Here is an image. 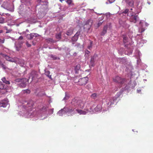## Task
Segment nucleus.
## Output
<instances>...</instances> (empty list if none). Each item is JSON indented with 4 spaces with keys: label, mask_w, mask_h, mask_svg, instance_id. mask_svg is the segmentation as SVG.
I'll return each mask as SVG.
<instances>
[{
    "label": "nucleus",
    "mask_w": 153,
    "mask_h": 153,
    "mask_svg": "<svg viewBox=\"0 0 153 153\" xmlns=\"http://www.w3.org/2000/svg\"><path fill=\"white\" fill-rule=\"evenodd\" d=\"M18 107L21 108L19 114L27 118H34L33 120L38 119L43 120L53 113V108L48 109L47 106H43L38 112L34 108V102L32 100L28 102L22 101L20 102Z\"/></svg>",
    "instance_id": "obj_1"
},
{
    "label": "nucleus",
    "mask_w": 153,
    "mask_h": 153,
    "mask_svg": "<svg viewBox=\"0 0 153 153\" xmlns=\"http://www.w3.org/2000/svg\"><path fill=\"white\" fill-rule=\"evenodd\" d=\"M40 3L37 5L36 9H37L38 13L36 16V14H32V10H30V7H28L27 9L24 12V16L25 17H27V20L31 23H35L37 22V18L39 19L43 18L48 10V2L45 0H39Z\"/></svg>",
    "instance_id": "obj_2"
},
{
    "label": "nucleus",
    "mask_w": 153,
    "mask_h": 153,
    "mask_svg": "<svg viewBox=\"0 0 153 153\" xmlns=\"http://www.w3.org/2000/svg\"><path fill=\"white\" fill-rule=\"evenodd\" d=\"M142 8L141 4H138L136 7H133L130 10L126 9L120 14L121 16L127 15L130 17L129 21L131 22L136 23L139 20L138 14L141 12Z\"/></svg>",
    "instance_id": "obj_3"
},
{
    "label": "nucleus",
    "mask_w": 153,
    "mask_h": 153,
    "mask_svg": "<svg viewBox=\"0 0 153 153\" xmlns=\"http://www.w3.org/2000/svg\"><path fill=\"white\" fill-rule=\"evenodd\" d=\"M84 106V103L81 100L76 98L73 99L71 102V103L69 107H65L63 109L59 111L57 114L59 116H62L65 114L69 115L73 112L76 108L79 107L82 108Z\"/></svg>",
    "instance_id": "obj_4"
},
{
    "label": "nucleus",
    "mask_w": 153,
    "mask_h": 153,
    "mask_svg": "<svg viewBox=\"0 0 153 153\" xmlns=\"http://www.w3.org/2000/svg\"><path fill=\"white\" fill-rule=\"evenodd\" d=\"M120 93H117V94L114 97H106L102 100V102L104 103V108L105 109H103V111H106L108 110L109 108L112 106L118 97L120 95Z\"/></svg>",
    "instance_id": "obj_5"
},
{
    "label": "nucleus",
    "mask_w": 153,
    "mask_h": 153,
    "mask_svg": "<svg viewBox=\"0 0 153 153\" xmlns=\"http://www.w3.org/2000/svg\"><path fill=\"white\" fill-rule=\"evenodd\" d=\"M75 98L77 99L78 100H79L78 98ZM81 100L82 102L84 103V106L83 108H81L79 107L76 108L73 112L76 111V112L79 114L85 115L88 112H91L93 111V109L91 107L90 105L91 103L90 101L88 102L87 104L88 105L86 106V108H84L85 102L82 101L81 100Z\"/></svg>",
    "instance_id": "obj_6"
},
{
    "label": "nucleus",
    "mask_w": 153,
    "mask_h": 153,
    "mask_svg": "<svg viewBox=\"0 0 153 153\" xmlns=\"http://www.w3.org/2000/svg\"><path fill=\"white\" fill-rule=\"evenodd\" d=\"M123 42L125 45V53L126 54L129 55L132 53L133 46L130 43L126 35H123Z\"/></svg>",
    "instance_id": "obj_7"
},
{
    "label": "nucleus",
    "mask_w": 153,
    "mask_h": 153,
    "mask_svg": "<svg viewBox=\"0 0 153 153\" xmlns=\"http://www.w3.org/2000/svg\"><path fill=\"white\" fill-rule=\"evenodd\" d=\"M1 7L4 8L9 10L11 12L14 11V7L12 5V4L8 2L7 0H6L4 1V3L1 5Z\"/></svg>",
    "instance_id": "obj_8"
},
{
    "label": "nucleus",
    "mask_w": 153,
    "mask_h": 153,
    "mask_svg": "<svg viewBox=\"0 0 153 153\" xmlns=\"http://www.w3.org/2000/svg\"><path fill=\"white\" fill-rule=\"evenodd\" d=\"M28 81L27 79L23 78L22 79H17L15 80V82H20L19 84L20 87L23 88L26 87L27 82Z\"/></svg>",
    "instance_id": "obj_9"
},
{
    "label": "nucleus",
    "mask_w": 153,
    "mask_h": 153,
    "mask_svg": "<svg viewBox=\"0 0 153 153\" xmlns=\"http://www.w3.org/2000/svg\"><path fill=\"white\" fill-rule=\"evenodd\" d=\"M113 80L116 82L119 83L120 85H123L126 82V79H122L120 77L117 76H116L115 78H113Z\"/></svg>",
    "instance_id": "obj_10"
},
{
    "label": "nucleus",
    "mask_w": 153,
    "mask_h": 153,
    "mask_svg": "<svg viewBox=\"0 0 153 153\" xmlns=\"http://www.w3.org/2000/svg\"><path fill=\"white\" fill-rule=\"evenodd\" d=\"M88 80V79L87 77L80 78L78 80V84L81 85H85L87 83Z\"/></svg>",
    "instance_id": "obj_11"
},
{
    "label": "nucleus",
    "mask_w": 153,
    "mask_h": 153,
    "mask_svg": "<svg viewBox=\"0 0 153 153\" xmlns=\"http://www.w3.org/2000/svg\"><path fill=\"white\" fill-rule=\"evenodd\" d=\"M140 25L141 27V32H143L145 31V29L144 28V26L146 27H148L149 24L146 22H145L143 20H141L140 22Z\"/></svg>",
    "instance_id": "obj_12"
},
{
    "label": "nucleus",
    "mask_w": 153,
    "mask_h": 153,
    "mask_svg": "<svg viewBox=\"0 0 153 153\" xmlns=\"http://www.w3.org/2000/svg\"><path fill=\"white\" fill-rule=\"evenodd\" d=\"M92 21L91 19H89L85 22L84 25V29H89L92 25Z\"/></svg>",
    "instance_id": "obj_13"
},
{
    "label": "nucleus",
    "mask_w": 153,
    "mask_h": 153,
    "mask_svg": "<svg viewBox=\"0 0 153 153\" xmlns=\"http://www.w3.org/2000/svg\"><path fill=\"white\" fill-rule=\"evenodd\" d=\"M37 76L38 75L37 74V72L35 71H33L30 74V76L29 77V79H30L31 78L32 81L37 78Z\"/></svg>",
    "instance_id": "obj_14"
},
{
    "label": "nucleus",
    "mask_w": 153,
    "mask_h": 153,
    "mask_svg": "<svg viewBox=\"0 0 153 153\" xmlns=\"http://www.w3.org/2000/svg\"><path fill=\"white\" fill-rule=\"evenodd\" d=\"M102 102H100L95 107L94 110V112H96L100 111L103 108V109H105L104 108H103L102 106Z\"/></svg>",
    "instance_id": "obj_15"
},
{
    "label": "nucleus",
    "mask_w": 153,
    "mask_h": 153,
    "mask_svg": "<svg viewBox=\"0 0 153 153\" xmlns=\"http://www.w3.org/2000/svg\"><path fill=\"white\" fill-rule=\"evenodd\" d=\"M8 105V100L6 99L0 102V107H3V108L6 107Z\"/></svg>",
    "instance_id": "obj_16"
},
{
    "label": "nucleus",
    "mask_w": 153,
    "mask_h": 153,
    "mask_svg": "<svg viewBox=\"0 0 153 153\" xmlns=\"http://www.w3.org/2000/svg\"><path fill=\"white\" fill-rule=\"evenodd\" d=\"M119 23L121 26L125 28H127L129 27V25L125 21H123L120 19L119 21Z\"/></svg>",
    "instance_id": "obj_17"
},
{
    "label": "nucleus",
    "mask_w": 153,
    "mask_h": 153,
    "mask_svg": "<svg viewBox=\"0 0 153 153\" xmlns=\"http://www.w3.org/2000/svg\"><path fill=\"white\" fill-rule=\"evenodd\" d=\"M98 56L97 54H94V56L91 57L90 61V65L92 67H93L94 65L95 60L96 57Z\"/></svg>",
    "instance_id": "obj_18"
},
{
    "label": "nucleus",
    "mask_w": 153,
    "mask_h": 153,
    "mask_svg": "<svg viewBox=\"0 0 153 153\" xmlns=\"http://www.w3.org/2000/svg\"><path fill=\"white\" fill-rule=\"evenodd\" d=\"M39 35L36 33H31L29 34H27L26 36L27 38L29 39H31L33 38L34 37H36L37 36Z\"/></svg>",
    "instance_id": "obj_19"
},
{
    "label": "nucleus",
    "mask_w": 153,
    "mask_h": 153,
    "mask_svg": "<svg viewBox=\"0 0 153 153\" xmlns=\"http://www.w3.org/2000/svg\"><path fill=\"white\" fill-rule=\"evenodd\" d=\"M147 41L143 39H139L137 41V46L139 47L142 46L144 43H146Z\"/></svg>",
    "instance_id": "obj_20"
},
{
    "label": "nucleus",
    "mask_w": 153,
    "mask_h": 153,
    "mask_svg": "<svg viewBox=\"0 0 153 153\" xmlns=\"http://www.w3.org/2000/svg\"><path fill=\"white\" fill-rule=\"evenodd\" d=\"M2 56L7 61L12 62H15V60L14 59L11 58L5 54L2 55Z\"/></svg>",
    "instance_id": "obj_21"
},
{
    "label": "nucleus",
    "mask_w": 153,
    "mask_h": 153,
    "mask_svg": "<svg viewBox=\"0 0 153 153\" xmlns=\"http://www.w3.org/2000/svg\"><path fill=\"white\" fill-rule=\"evenodd\" d=\"M22 46V43L21 42H16L15 44V47L16 48V50L19 51L20 50V48Z\"/></svg>",
    "instance_id": "obj_22"
},
{
    "label": "nucleus",
    "mask_w": 153,
    "mask_h": 153,
    "mask_svg": "<svg viewBox=\"0 0 153 153\" xmlns=\"http://www.w3.org/2000/svg\"><path fill=\"white\" fill-rule=\"evenodd\" d=\"M80 34V31H78L77 32V33L75 34L74 36L72 38V40L73 42H76V41L78 38V36Z\"/></svg>",
    "instance_id": "obj_23"
},
{
    "label": "nucleus",
    "mask_w": 153,
    "mask_h": 153,
    "mask_svg": "<svg viewBox=\"0 0 153 153\" xmlns=\"http://www.w3.org/2000/svg\"><path fill=\"white\" fill-rule=\"evenodd\" d=\"M127 61V60L125 57L119 58L117 59V61L121 64H126Z\"/></svg>",
    "instance_id": "obj_24"
},
{
    "label": "nucleus",
    "mask_w": 153,
    "mask_h": 153,
    "mask_svg": "<svg viewBox=\"0 0 153 153\" xmlns=\"http://www.w3.org/2000/svg\"><path fill=\"white\" fill-rule=\"evenodd\" d=\"M108 29V26L105 25L103 28L100 34L101 36H104L105 34L107 32V31Z\"/></svg>",
    "instance_id": "obj_25"
},
{
    "label": "nucleus",
    "mask_w": 153,
    "mask_h": 153,
    "mask_svg": "<svg viewBox=\"0 0 153 153\" xmlns=\"http://www.w3.org/2000/svg\"><path fill=\"white\" fill-rule=\"evenodd\" d=\"M74 29L72 27H71L67 31L66 33V34L68 36H70L73 33V31Z\"/></svg>",
    "instance_id": "obj_26"
},
{
    "label": "nucleus",
    "mask_w": 153,
    "mask_h": 153,
    "mask_svg": "<svg viewBox=\"0 0 153 153\" xmlns=\"http://www.w3.org/2000/svg\"><path fill=\"white\" fill-rule=\"evenodd\" d=\"M126 3L130 6L132 7L134 5V1L133 0H125Z\"/></svg>",
    "instance_id": "obj_27"
},
{
    "label": "nucleus",
    "mask_w": 153,
    "mask_h": 153,
    "mask_svg": "<svg viewBox=\"0 0 153 153\" xmlns=\"http://www.w3.org/2000/svg\"><path fill=\"white\" fill-rule=\"evenodd\" d=\"M135 56L138 57L140 58L142 54L138 50H136L134 53Z\"/></svg>",
    "instance_id": "obj_28"
},
{
    "label": "nucleus",
    "mask_w": 153,
    "mask_h": 153,
    "mask_svg": "<svg viewBox=\"0 0 153 153\" xmlns=\"http://www.w3.org/2000/svg\"><path fill=\"white\" fill-rule=\"evenodd\" d=\"M1 80L3 81V82L6 84L9 85L10 84V82L9 81L7 80L5 77H3L1 79Z\"/></svg>",
    "instance_id": "obj_29"
},
{
    "label": "nucleus",
    "mask_w": 153,
    "mask_h": 153,
    "mask_svg": "<svg viewBox=\"0 0 153 153\" xmlns=\"http://www.w3.org/2000/svg\"><path fill=\"white\" fill-rule=\"evenodd\" d=\"M45 74L49 78H51V75H50V72L49 71H45Z\"/></svg>",
    "instance_id": "obj_30"
},
{
    "label": "nucleus",
    "mask_w": 153,
    "mask_h": 153,
    "mask_svg": "<svg viewBox=\"0 0 153 153\" xmlns=\"http://www.w3.org/2000/svg\"><path fill=\"white\" fill-rule=\"evenodd\" d=\"M56 38L59 40L61 38V34L60 33H58L56 34L55 35Z\"/></svg>",
    "instance_id": "obj_31"
},
{
    "label": "nucleus",
    "mask_w": 153,
    "mask_h": 153,
    "mask_svg": "<svg viewBox=\"0 0 153 153\" xmlns=\"http://www.w3.org/2000/svg\"><path fill=\"white\" fill-rule=\"evenodd\" d=\"M93 44V42L92 41H90V44L88 45L87 48L89 50H91L92 48V46Z\"/></svg>",
    "instance_id": "obj_32"
},
{
    "label": "nucleus",
    "mask_w": 153,
    "mask_h": 153,
    "mask_svg": "<svg viewBox=\"0 0 153 153\" xmlns=\"http://www.w3.org/2000/svg\"><path fill=\"white\" fill-rule=\"evenodd\" d=\"M97 95L96 93H94L92 94L91 95V97L93 99H95L97 98Z\"/></svg>",
    "instance_id": "obj_33"
},
{
    "label": "nucleus",
    "mask_w": 153,
    "mask_h": 153,
    "mask_svg": "<svg viewBox=\"0 0 153 153\" xmlns=\"http://www.w3.org/2000/svg\"><path fill=\"white\" fill-rule=\"evenodd\" d=\"M22 92L23 93L29 94L30 93V91L28 89L22 90Z\"/></svg>",
    "instance_id": "obj_34"
},
{
    "label": "nucleus",
    "mask_w": 153,
    "mask_h": 153,
    "mask_svg": "<svg viewBox=\"0 0 153 153\" xmlns=\"http://www.w3.org/2000/svg\"><path fill=\"white\" fill-rule=\"evenodd\" d=\"M26 6H29L30 4V0H26L25 2Z\"/></svg>",
    "instance_id": "obj_35"
},
{
    "label": "nucleus",
    "mask_w": 153,
    "mask_h": 153,
    "mask_svg": "<svg viewBox=\"0 0 153 153\" xmlns=\"http://www.w3.org/2000/svg\"><path fill=\"white\" fill-rule=\"evenodd\" d=\"M47 41L48 42H52L53 43L55 42V41L52 38H49L47 39Z\"/></svg>",
    "instance_id": "obj_36"
},
{
    "label": "nucleus",
    "mask_w": 153,
    "mask_h": 153,
    "mask_svg": "<svg viewBox=\"0 0 153 153\" xmlns=\"http://www.w3.org/2000/svg\"><path fill=\"white\" fill-rule=\"evenodd\" d=\"M5 22V19L2 17H0V23H4Z\"/></svg>",
    "instance_id": "obj_37"
},
{
    "label": "nucleus",
    "mask_w": 153,
    "mask_h": 153,
    "mask_svg": "<svg viewBox=\"0 0 153 153\" xmlns=\"http://www.w3.org/2000/svg\"><path fill=\"white\" fill-rule=\"evenodd\" d=\"M65 97L63 98V100H68L69 98V96L66 93H65Z\"/></svg>",
    "instance_id": "obj_38"
},
{
    "label": "nucleus",
    "mask_w": 153,
    "mask_h": 153,
    "mask_svg": "<svg viewBox=\"0 0 153 153\" xmlns=\"http://www.w3.org/2000/svg\"><path fill=\"white\" fill-rule=\"evenodd\" d=\"M4 88V87L3 84L0 81V90L3 89Z\"/></svg>",
    "instance_id": "obj_39"
},
{
    "label": "nucleus",
    "mask_w": 153,
    "mask_h": 153,
    "mask_svg": "<svg viewBox=\"0 0 153 153\" xmlns=\"http://www.w3.org/2000/svg\"><path fill=\"white\" fill-rule=\"evenodd\" d=\"M66 2L68 5H70L72 4V0H67Z\"/></svg>",
    "instance_id": "obj_40"
},
{
    "label": "nucleus",
    "mask_w": 153,
    "mask_h": 153,
    "mask_svg": "<svg viewBox=\"0 0 153 153\" xmlns=\"http://www.w3.org/2000/svg\"><path fill=\"white\" fill-rule=\"evenodd\" d=\"M51 57L53 59H59V58L57 57L56 56H53V55H52L51 56Z\"/></svg>",
    "instance_id": "obj_41"
},
{
    "label": "nucleus",
    "mask_w": 153,
    "mask_h": 153,
    "mask_svg": "<svg viewBox=\"0 0 153 153\" xmlns=\"http://www.w3.org/2000/svg\"><path fill=\"white\" fill-rule=\"evenodd\" d=\"M90 53V52L89 51L87 50H86L85 51V54L86 56H88Z\"/></svg>",
    "instance_id": "obj_42"
},
{
    "label": "nucleus",
    "mask_w": 153,
    "mask_h": 153,
    "mask_svg": "<svg viewBox=\"0 0 153 153\" xmlns=\"http://www.w3.org/2000/svg\"><path fill=\"white\" fill-rule=\"evenodd\" d=\"M80 68V65H77L75 68L76 70H79Z\"/></svg>",
    "instance_id": "obj_43"
},
{
    "label": "nucleus",
    "mask_w": 153,
    "mask_h": 153,
    "mask_svg": "<svg viewBox=\"0 0 153 153\" xmlns=\"http://www.w3.org/2000/svg\"><path fill=\"white\" fill-rule=\"evenodd\" d=\"M141 60L140 59H137V63L138 65H139L140 64Z\"/></svg>",
    "instance_id": "obj_44"
},
{
    "label": "nucleus",
    "mask_w": 153,
    "mask_h": 153,
    "mask_svg": "<svg viewBox=\"0 0 153 153\" xmlns=\"http://www.w3.org/2000/svg\"><path fill=\"white\" fill-rule=\"evenodd\" d=\"M7 31L6 32V33H8L12 31V30L11 29H7V30H6Z\"/></svg>",
    "instance_id": "obj_45"
},
{
    "label": "nucleus",
    "mask_w": 153,
    "mask_h": 153,
    "mask_svg": "<svg viewBox=\"0 0 153 153\" xmlns=\"http://www.w3.org/2000/svg\"><path fill=\"white\" fill-rule=\"evenodd\" d=\"M128 88L126 86L125 88H123L122 89V91H124V90H127V89H128Z\"/></svg>",
    "instance_id": "obj_46"
},
{
    "label": "nucleus",
    "mask_w": 153,
    "mask_h": 153,
    "mask_svg": "<svg viewBox=\"0 0 153 153\" xmlns=\"http://www.w3.org/2000/svg\"><path fill=\"white\" fill-rule=\"evenodd\" d=\"M26 45L28 47H30L31 46V45L29 44L28 42H26Z\"/></svg>",
    "instance_id": "obj_47"
},
{
    "label": "nucleus",
    "mask_w": 153,
    "mask_h": 153,
    "mask_svg": "<svg viewBox=\"0 0 153 153\" xmlns=\"http://www.w3.org/2000/svg\"><path fill=\"white\" fill-rule=\"evenodd\" d=\"M102 22H99L97 24L98 26L99 27L102 24Z\"/></svg>",
    "instance_id": "obj_48"
},
{
    "label": "nucleus",
    "mask_w": 153,
    "mask_h": 153,
    "mask_svg": "<svg viewBox=\"0 0 153 153\" xmlns=\"http://www.w3.org/2000/svg\"><path fill=\"white\" fill-rule=\"evenodd\" d=\"M4 39H1V40L0 41V43H4Z\"/></svg>",
    "instance_id": "obj_49"
},
{
    "label": "nucleus",
    "mask_w": 153,
    "mask_h": 153,
    "mask_svg": "<svg viewBox=\"0 0 153 153\" xmlns=\"http://www.w3.org/2000/svg\"><path fill=\"white\" fill-rule=\"evenodd\" d=\"M108 0L109 1V3H111L115 1V0Z\"/></svg>",
    "instance_id": "obj_50"
},
{
    "label": "nucleus",
    "mask_w": 153,
    "mask_h": 153,
    "mask_svg": "<svg viewBox=\"0 0 153 153\" xmlns=\"http://www.w3.org/2000/svg\"><path fill=\"white\" fill-rule=\"evenodd\" d=\"M77 55V53L76 52H74L73 54V56H76Z\"/></svg>",
    "instance_id": "obj_51"
},
{
    "label": "nucleus",
    "mask_w": 153,
    "mask_h": 153,
    "mask_svg": "<svg viewBox=\"0 0 153 153\" xmlns=\"http://www.w3.org/2000/svg\"><path fill=\"white\" fill-rule=\"evenodd\" d=\"M22 22H19V24H17V23H16V26H19V25L20 24H21V23H22Z\"/></svg>",
    "instance_id": "obj_52"
},
{
    "label": "nucleus",
    "mask_w": 153,
    "mask_h": 153,
    "mask_svg": "<svg viewBox=\"0 0 153 153\" xmlns=\"http://www.w3.org/2000/svg\"><path fill=\"white\" fill-rule=\"evenodd\" d=\"M23 39V37L22 36H21L19 38V39L22 40V39Z\"/></svg>",
    "instance_id": "obj_53"
},
{
    "label": "nucleus",
    "mask_w": 153,
    "mask_h": 153,
    "mask_svg": "<svg viewBox=\"0 0 153 153\" xmlns=\"http://www.w3.org/2000/svg\"><path fill=\"white\" fill-rule=\"evenodd\" d=\"M141 91V90L140 89H137V91L138 93H140Z\"/></svg>",
    "instance_id": "obj_54"
},
{
    "label": "nucleus",
    "mask_w": 153,
    "mask_h": 153,
    "mask_svg": "<svg viewBox=\"0 0 153 153\" xmlns=\"http://www.w3.org/2000/svg\"><path fill=\"white\" fill-rule=\"evenodd\" d=\"M4 28L6 30H7V27H6V26H4Z\"/></svg>",
    "instance_id": "obj_55"
},
{
    "label": "nucleus",
    "mask_w": 153,
    "mask_h": 153,
    "mask_svg": "<svg viewBox=\"0 0 153 153\" xmlns=\"http://www.w3.org/2000/svg\"><path fill=\"white\" fill-rule=\"evenodd\" d=\"M4 13H0V15L2 16H4Z\"/></svg>",
    "instance_id": "obj_56"
},
{
    "label": "nucleus",
    "mask_w": 153,
    "mask_h": 153,
    "mask_svg": "<svg viewBox=\"0 0 153 153\" xmlns=\"http://www.w3.org/2000/svg\"><path fill=\"white\" fill-rule=\"evenodd\" d=\"M67 51H69V52H70V49H69V48H67Z\"/></svg>",
    "instance_id": "obj_57"
},
{
    "label": "nucleus",
    "mask_w": 153,
    "mask_h": 153,
    "mask_svg": "<svg viewBox=\"0 0 153 153\" xmlns=\"http://www.w3.org/2000/svg\"><path fill=\"white\" fill-rule=\"evenodd\" d=\"M1 65L2 66V67L4 68L5 69V68L4 67V65H3V64H1Z\"/></svg>",
    "instance_id": "obj_58"
},
{
    "label": "nucleus",
    "mask_w": 153,
    "mask_h": 153,
    "mask_svg": "<svg viewBox=\"0 0 153 153\" xmlns=\"http://www.w3.org/2000/svg\"><path fill=\"white\" fill-rule=\"evenodd\" d=\"M7 16H9L10 15V14L9 13H7L5 14Z\"/></svg>",
    "instance_id": "obj_59"
},
{
    "label": "nucleus",
    "mask_w": 153,
    "mask_h": 153,
    "mask_svg": "<svg viewBox=\"0 0 153 153\" xmlns=\"http://www.w3.org/2000/svg\"><path fill=\"white\" fill-rule=\"evenodd\" d=\"M2 32H3V31H2V30H0V33H2Z\"/></svg>",
    "instance_id": "obj_60"
},
{
    "label": "nucleus",
    "mask_w": 153,
    "mask_h": 153,
    "mask_svg": "<svg viewBox=\"0 0 153 153\" xmlns=\"http://www.w3.org/2000/svg\"><path fill=\"white\" fill-rule=\"evenodd\" d=\"M95 13L96 14H99V15H101V14H102V13H101L100 14H99V13H97L96 12H95Z\"/></svg>",
    "instance_id": "obj_61"
},
{
    "label": "nucleus",
    "mask_w": 153,
    "mask_h": 153,
    "mask_svg": "<svg viewBox=\"0 0 153 153\" xmlns=\"http://www.w3.org/2000/svg\"><path fill=\"white\" fill-rule=\"evenodd\" d=\"M147 3H148V4H151L150 2H149V1H148V2H147Z\"/></svg>",
    "instance_id": "obj_62"
},
{
    "label": "nucleus",
    "mask_w": 153,
    "mask_h": 153,
    "mask_svg": "<svg viewBox=\"0 0 153 153\" xmlns=\"http://www.w3.org/2000/svg\"><path fill=\"white\" fill-rule=\"evenodd\" d=\"M10 38L12 40H13L14 39L13 38H12V37H10Z\"/></svg>",
    "instance_id": "obj_63"
},
{
    "label": "nucleus",
    "mask_w": 153,
    "mask_h": 153,
    "mask_svg": "<svg viewBox=\"0 0 153 153\" xmlns=\"http://www.w3.org/2000/svg\"><path fill=\"white\" fill-rule=\"evenodd\" d=\"M62 48H58V49L59 50H61Z\"/></svg>",
    "instance_id": "obj_64"
}]
</instances>
